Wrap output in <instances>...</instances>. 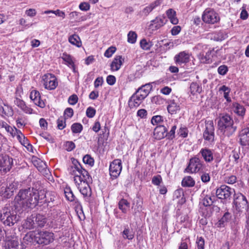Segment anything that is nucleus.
<instances>
[{
    "label": "nucleus",
    "mask_w": 249,
    "mask_h": 249,
    "mask_svg": "<svg viewBox=\"0 0 249 249\" xmlns=\"http://www.w3.org/2000/svg\"><path fill=\"white\" fill-rule=\"evenodd\" d=\"M45 196L44 191H38L33 188L21 189L15 197L14 206L18 211L32 209L38 203H42Z\"/></svg>",
    "instance_id": "1"
},
{
    "label": "nucleus",
    "mask_w": 249,
    "mask_h": 249,
    "mask_svg": "<svg viewBox=\"0 0 249 249\" xmlns=\"http://www.w3.org/2000/svg\"><path fill=\"white\" fill-rule=\"evenodd\" d=\"M70 173L74 175V181L79 192L84 197H89L91 195V190L89 182L91 179L87 170L81 164L71 166L69 169Z\"/></svg>",
    "instance_id": "2"
},
{
    "label": "nucleus",
    "mask_w": 249,
    "mask_h": 249,
    "mask_svg": "<svg viewBox=\"0 0 249 249\" xmlns=\"http://www.w3.org/2000/svg\"><path fill=\"white\" fill-rule=\"evenodd\" d=\"M217 126L220 132L224 137H231L234 134L237 129L232 118L227 114L219 117Z\"/></svg>",
    "instance_id": "3"
},
{
    "label": "nucleus",
    "mask_w": 249,
    "mask_h": 249,
    "mask_svg": "<svg viewBox=\"0 0 249 249\" xmlns=\"http://www.w3.org/2000/svg\"><path fill=\"white\" fill-rule=\"evenodd\" d=\"M17 209L14 206L6 205L1 211L0 220L5 226H13L18 221Z\"/></svg>",
    "instance_id": "4"
},
{
    "label": "nucleus",
    "mask_w": 249,
    "mask_h": 249,
    "mask_svg": "<svg viewBox=\"0 0 249 249\" xmlns=\"http://www.w3.org/2000/svg\"><path fill=\"white\" fill-rule=\"evenodd\" d=\"M233 204L235 210L238 212H242L244 210L248 211L249 208L246 196L240 193L234 194Z\"/></svg>",
    "instance_id": "5"
},
{
    "label": "nucleus",
    "mask_w": 249,
    "mask_h": 249,
    "mask_svg": "<svg viewBox=\"0 0 249 249\" xmlns=\"http://www.w3.org/2000/svg\"><path fill=\"white\" fill-rule=\"evenodd\" d=\"M203 165V162L201 160L198 155H196L190 159L184 172L190 174L197 173L201 170Z\"/></svg>",
    "instance_id": "6"
},
{
    "label": "nucleus",
    "mask_w": 249,
    "mask_h": 249,
    "mask_svg": "<svg viewBox=\"0 0 249 249\" xmlns=\"http://www.w3.org/2000/svg\"><path fill=\"white\" fill-rule=\"evenodd\" d=\"M54 240V234L46 231H40L36 234V243L43 245H48Z\"/></svg>",
    "instance_id": "7"
},
{
    "label": "nucleus",
    "mask_w": 249,
    "mask_h": 249,
    "mask_svg": "<svg viewBox=\"0 0 249 249\" xmlns=\"http://www.w3.org/2000/svg\"><path fill=\"white\" fill-rule=\"evenodd\" d=\"M13 164V159L7 155L0 154V174L4 175L9 172Z\"/></svg>",
    "instance_id": "8"
},
{
    "label": "nucleus",
    "mask_w": 249,
    "mask_h": 249,
    "mask_svg": "<svg viewBox=\"0 0 249 249\" xmlns=\"http://www.w3.org/2000/svg\"><path fill=\"white\" fill-rule=\"evenodd\" d=\"M109 175L112 179H116L120 175L122 170V161L120 159H115L109 165Z\"/></svg>",
    "instance_id": "9"
},
{
    "label": "nucleus",
    "mask_w": 249,
    "mask_h": 249,
    "mask_svg": "<svg viewBox=\"0 0 249 249\" xmlns=\"http://www.w3.org/2000/svg\"><path fill=\"white\" fill-rule=\"evenodd\" d=\"M42 80L43 81L44 87L47 89L53 90L58 85L56 77L51 73L45 74L42 76Z\"/></svg>",
    "instance_id": "10"
},
{
    "label": "nucleus",
    "mask_w": 249,
    "mask_h": 249,
    "mask_svg": "<svg viewBox=\"0 0 249 249\" xmlns=\"http://www.w3.org/2000/svg\"><path fill=\"white\" fill-rule=\"evenodd\" d=\"M202 18L205 23L210 24H214L220 20L218 14L211 9H206L204 11Z\"/></svg>",
    "instance_id": "11"
},
{
    "label": "nucleus",
    "mask_w": 249,
    "mask_h": 249,
    "mask_svg": "<svg viewBox=\"0 0 249 249\" xmlns=\"http://www.w3.org/2000/svg\"><path fill=\"white\" fill-rule=\"evenodd\" d=\"M214 128L213 122L212 120L205 122V129L203 132V138L208 142H213L214 140Z\"/></svg>",
    "instance_id": "12"
},
{
    "label": "nucleus",
    "mask_w": 249,
    "mask_h": 249,
    "mask_svg": "<svg viewBox=\"0 0 249 249\" xmlns=\"http://www.w3.org/2000/svg\"><path fill=\"white\" fill-rule=\"evenodd\" d=\"M18 188V183L17 182H12L6 187L2 186L0 191V195L1 196L9 198L14 195V191Z\"/></svg>",
    "instance_id": "13"
},
{
    "label": "nucleus",
    "mask_w": 249,
    "mask_h": 249,
    "mask_svg": "<svg viewBox=\"0 0 249 249\" xmlns=\"http://www.w3.org/2000/svg\"><path fill=\"white\" fill-rule=\"evenodd\" d=\"M232 190L234 191L229 186L222 185L216 189L215 194L219 199H226L231 196Z\"/></svg>",
    "instance_id": "14"
},
{
    "label": "nucleus",
    "mask_w": 249,
    "mask_h": 249,
    "mask_svg": "<svg viewBox=\"0 0 249 249\" xmlns=\"http://www.w3.org/2000/svg\"><path fill=\"white\" fill-rule=\"evenodd\" d=\"M5 249H18V240L15 235L9 236L6 233V240L4 244Z\"/></svg>",
    "instance_id": "15"
},
{
    "label": "nucleus",
    "mask_w": 249,
    "mask_h": 249,
    "mask_svg": "<svg viewBox=\"0 0 249 249\" xmlns=\"http://www.w3.org/2000/svg\"><path fill=\"white\" fill-rule=\"evenodd\" d=\"M174 59L177 65L181 66L189 62L190 55L184 51L181 52L175 56Z\"/></svg>",
    "instance_id": "16"
},
{
    "label": "nucleus",
    "mask_w": 249,
    "mask_h": 249,
    "mask_svg": "<svg viewBox=\"0 0 249 249\" xmlns=\"http://www.w3.org/2000/svg\"><path fill=\"white\" fill-rule=\"evenodd\" d=\"M197 155H198V157L199 155H201V157L206 162L210 163L214 160L213 150L208 148H201Z\"/></svg>",
    "instance_id": "17"
},
{
    "label": "nucleus",
    "mask_w": 249,
    "mask_h": 249,
    "mask_svg": "<svg viewBox=\"0 0 249 249\" xmlns=\"http://www.w3.org/2000/svg\"><path fill=\"white\" fill-rule=\"evenodd\" d=\"M30 98L36 105L41 108L45 107V103L41 100L40 94L38 91L36 90L31 91L30 94Z\"/></svg>",
    "instance_id": "18"
},
{
    "label": "nucleus",
    "mask_w": 249,
    "mask_h": 249,
    "mask_svg": "<svg viewBox=\"0 0 249 249\" xmlns=\"http://www.w3.org/2000/svg\"><path fill=\"white\" fill-rule=\"evenodd\" d=\"M167 19L163 16H160L151 21L150 26L156 30L159 29L166 24Z\"/></svg>",
    "instance_id": "19"
},
{
    "label": "nucleus",
    "mask_w": 249,
    "mask_h": 249,
    "mask_svg": "<svg viewBox=\"0 0 249 249\" xmlns=\"http://www.w3.org/2000/svg\"><path fill=\"white\" fill-rule=\"evenodd\" d=\"M215 197L213 195L205 194L204 191L201 194L200 204H202L205 207H210L213 204Z\"/></svg>",
    "instance_id": "20"
},
{
    "label": "nucleus",
    "mask_w": 249,
    "mask_h": 249,
    "mask_svg": "<svg viewBox=\"0 0 249 249\" xmlns=\"http://www.w3.org/2000/svg\"><path fill=\"white\" fill-rule=\"evenodd\" d=\"M239 137V142L241 145H249V128H245L241 130Z\"/></svg>",
    "instance_id": "21"
},
{
    "label": "nucleus",
    "mask_w": 249,
    "mask_h": 249,
    "mask_svg": "<svg viewBox=\"0 0 249 249\" xmlns=\"http://www.w3.org/2000/svg\"><path fill=\"white\" fill-rule=\"evenodd\" d=\"M215 54L213 49L209 50L205 54L204 53H200L198 55L200 61L203 63H210L212 61V58Z\"/></svg>",
    "instance_id": "22"
},
{
    "label": "nucleus",
    "mask_w": 249,
    "mask_h": 249,
    "mask_svg": "<svg viewBox=\"0 0 249 249\" xmlns=\"http://www.w3.org/2000/svg\"><path fill=\"white\" fill-rule=\"evenodd\" d=\"M167 129L163 125H159L154 129V136L155 138L157 140H161L166 137V132Z\"/></svg>",
    "instance_id": "23"
},
{
    "label": "nucleus",
    "mask_w": 249,
    "mask_h": 249,
    "mask_svg": "<svg viewBox=\"0 0 249 249\" xmlns=\"http://www.w3.org/2000/svg\"><path fill=\"white\" fill-rule=\"evenodd\" d=\"M143 100V98H142L141 96H139V95L135 92L129 100V106L131 108L137 107L141 104Z\"/></svg>",
    "instance_id": "24"
},
{
    "label": "nucleus",
    "mask_w": 249,
    "mask_h": 249,
    "mask_svg": "<svg viewBox=\"0 0 249 249\" xmlns=\"http://www.w3.org/2000/svg\"><path fill=\"white\" fill-rule=\"evenodd\" d=\"M14 103L25 113L28 114L32 113L33 109L27 107L22 100L16 97L14 100Z\"/></svg>",
    "instance_id": "25"
},
{
    "label": "nucleus",
    "mask_w": 249,
    "mask_h": 249,
    "mask_svg": "<svg viewBox=\"0 0 249 249\" xmlns=\"http://www.w3.org/2000/svg\"><path fill=\"white\" fill-rule=\"evenodd\" d=\"M32 161L35 166L38 170V171L42 172L43 171H47V165L45 162H43L40 159L36 157H33Z\"/></svg>",
    "instance_id": "26"
},
{
    "label": "nucleus",
    "mask_w": 249,
    "mask_h": 249,
    "mask_svg": "<svg viewBox=\"0 0 249 249\" xmlns=\"http://www.w3.org/2000/svg\"><path fill=\"white\" fill-rule=\"evenodd\" d=\"M160 4V0H157L144 8L140 13L142 16H147L154 9Z\"/></svg>",
    "instance_id": "27"
},
{
    "label": "nucleus",
    "mask_w": 249,
    "mask_h": 249,
    "mask_svg": "<svg viewBox=\"0 0 249 249\" xmlns=\"http://www.w3.org/2000/svg\"><path fill=\"white\" fill-rule=\"evenodd\" d=\"M35 220L36 215H31L30 216L27 217L23 224L24 228L29 230L36 229V223Z\"/></svg>",
    "instance_id": "28"
},
{
    "label": "nucleus",
    "mask_w": 249,
    "mask_h": 249,
    "mask_svg": "<svg viewBox=\"0 0 249 249\" xmlns=\"http://www.w3.org/2000/svg\"><path fill=\"white\" fill-rule=\"evenodd\" d=\"M167 110L171 114H176L180 110L179 102H176L174 100H170L167 106Z\"/></svg>",
    "instance_id": "29"
},
{
    "label": "nucleus",
    "mask_w": 249,
    "mask_h": 249,
    "mask_svg": "<svg viewBox=\"0 0 249 249\" xmlns=\"http://www.w3.org/2000/svg\"><path fill=\"white\" fill-rule=\"evenodd\" d=\"M150 89V84H145L139 88L135 92L144 99L149 94Z\"/></svg>",
    "instance_id": "30"
},
{
    "label": "nucleus",
    "mask_w": 249,
    "mask_h": 249,
    "mask_svg": "<svg viewBox=\"0 0 249 249\" xmlns=\"http://www.w3.org/2000/svg\"><path fill=\"white\" fill-rule=\"evenodd\" d=\"M232 111L237 115L243 116L245 115L246 109L244 106L238 103L234 102L231 106Z\"/></svg>",
    "instance_id": "31"
},
{
    "label": "nucleus",
    "mask_w": 249,
    "mask_h": 249,
    "mask_svg": "<svg viewBox=\"0 0 249 249\" xmlns=\"http://www.w3.org/2000/svg\"><path fill=\"white\" fill-rule=\"evenodd\" d=\"M4 107L0 106V115L3 117H10L13 115V110L11 107L4 104Z\"/></svg>",
    "instance_id": "32"
},
{
    "label": "nucleus",
    "mask_w": 249,
    "mask_h": 249,
    "mask_svg": "<svg viewBox=\"0 0 249 249\" xmlns=\"http://www.w3.org/2000/svg\"><path fill=\"white\" fill-rule=\"evenodd\" d=\"M123 64V60L122 56L119 55L116 56L111 63V70L113 71H118L122 65Z\"/></svg>",
    "instance_id": "33"
},
{
    "label": "nucleus",
    "mask_w": 249,
    "mask_h": 249,
    "mask_svg": "<svg viewBox=\"0 0 249 249\" xmlns=\"http://www.w3.org/2000/svg\"><path fill=\"white\" fill-rule=\"evenodd\" d=\"M61 58L66 62V64L70 68L72 69L73 71H75V65L72 57L66 53H63Z\"/></svg>",
    "instance_id": "34"
},
{
    "label": "nucleus",
    "mask_w": 249,
    "mask_h": 249,
    "mask_svg": "<svg viewBox=\"0 0 249 249\" xmlns=\"http://www.w3.org/2000/svg\"><path fill=\"white\" fill-rule=\"evenodd\" d=\"M121 234L124 239L131 240L134 238L135 233L132 229H130L128 226H126Z\"/></svg>",
    "instance_id": "35"
},
{
    "label": "nucleus",
    "mask_w": 249,
    "mask_h": 249,
    "mask_svg": "<svg viewBox=\"0 0 249 249\" xmlns=\"http://www.w3.org/2000/svg\"><path fill=\"white\" fill-rule=\"evenodd\" d=\"M35 220L36 223V228L44 227L47 223V218L45 216L39 213L36 215Z\"/></svg>",
    "instance_id": "36"
},
{
    "label": "nucleus",
    "mask_w": 249,
    "mask_h": 249,
    "mask_svg": "<svg viewBox=\"0 0 249 249\" xmlns=\"http://www.w3.org/2000/svg\"><path fill=\"white\" fill-rule=\"evenodd\" d=\"M231 217V214L228 212H226L222 218L217 222V226L219 227H224L230 221Z\"/></svg>",
    "instance_id": "37"
},
{
    "label": "nucleus",
    "mask_w": 249,
    "mask_h": 249,
    "mask_svg": "<svg viewBox=\"0 0 249 249\" xmlns=\"http://www.w3.org/2000/svg\"><path fill=\"white\" fill-rule=\"evenodd\" d=\"M64 194L66 199L71 202H78L77 199L74 196L72 191L70 187H67L64 190Z\"/></svg>",
    "instance_id": "38"
},
{
    "label": "nucleus",
    "mask_w": 249,
    "mask_h": 249,
    "mask_svg": "<svg viewBox=\"0 0 249 249\" xmlns=\"http://www.w3.org/2000/svg\"><path fill=\"white\" fill-rule=\"evenodd\" d=\"M195 184V181L191 176L185 177L181 182V185L184 187H192Z\"/></svg>",
    "instance_id": "39"
},
{
    "label": "nucleus",
    "mask_w": 249,
    "mask_h": 249,
    "mask_svg": "<svg viewBox=\"0 0 249 249\" xmlns=\"http://www.w3.org/2000/svg\"><path fill=\"white\" fill-rule=\"evenodd\" d=\"M166 15L171 22L173 24H177L178 22L176 17V12L172 9H169L166 11Z\"/></svg>",
    "instance_id": "40"
},
{
    "label": "nucleus",
    "mask_w": 249,
    "mask_h": 249,
    "mask_svg": "<svg viewBox=\"0 0 249 249\" xmlns=\"http://www.w3.org/2000/svg\"><path fill=\"white\" fill-rule=\"evenodd\" d=\"M130 207V203L125 199H121L118 203V208L122 213H125L127 209Z\"/></svg>",
    "instance_id": "41"
},
{
    "label": "nucleus",
    "mask_w": 249,
    "mask_h": 249,
    "mask_svg": "<svg viewBox=\"0 0 249 249\" xmlns=\"http://www.w3.org/2000/svg\"><path fill=\"white\" fill-rule=\"evenodd\" d=\"M69 41L71 44L78 47H80L82 45V42L79 36L75 34L72 35L69 37Z\"/></svg>",
    "instance_id": "42"
},
{
    "label": "nucleus",
    "mask_w": 249,
    "mask_h": 249,
    "mask_svg": "<svg viewBox=\"0 0 249 249\" xmlns=\"http://www.w3.org/2000/svg\"><path fill=\"white\" fill-rule=\"evenodd\" d=\"M36 234L34 232H28L23 237V241L27 244L30 243L36 242Z\"/></svg>",
    "instance_id": "43"
},
{
    "label": "nucleus",
    "mask_w": 249,
    "mask_h": 249,
    "mask_svg": "<svg viewBox=\"0 0 249 249\" xmlns=\"http://www.w3.org/2000/svg\"><path fill=\"white\" fill-rule=\"evenodd\" d=\"M190 91L191 93L195 95L196 93H200L202 91V87L196 83L193 82L190 86Z\"/></svg>",
    "instance_id": "44"
},
{
    "label": "nucleus",
    "mask_w": 249,
    "mask_h": 249,
    "mask_svg": "<svg viewBox=\"0 0 249 249\" xmlns=\"http://www.w3.org/2000/svg\"><path fill=\"white\" fill-rule=\"evenodd\" d=\"M0 126L4 128L6 131L9 133L13 137L15 136L14 132L16 131L15 129H14L15 126L12 127L4 121L0 122Z\"/></svg>",
    "instance_id": "45"
},
{
    "label": "nucleus",
    "mask_w": 249,
    "mask_h": 249,
    "mask_svg": "<svg viewBox=\"0 0 249 249\" xmlns=\"http://www.w3.org/2000/svg\"><path fill=\"white\" fill-rule=\"evenodd\" d=\"M44 195H45V196L43 198V200L45 199L44 200V201L48 203V204L51 202L53 203L54 202L56 198V196L54 193H53L51 192H48L47 193H45L44 192Z\"/></svg>",
    "instance_id": "46"
},
{
    "label": "nucleus",
    "mask_w": 249,
    "mask_h": 249,
    "mask_svg": "<svg viewBox=\"0 0 249 249\" xmlns=\"http://www.w3.org/2000/svg\"><path fill=\"white\" fill-rule=\"evenodd\" d=\"M137 37V34L134 31H130L127 34V41L131 44L136 42Z\"/></svg>",
    "instance_id": "47"
},
{
    "label": "nucleus",
    "mask_w": 249,
    "mask_h": 249,
    "mask_svg": "<svg viewBox=\"0 0 249 249\" xmlns=\"http://www.w3.org/2000/svg\"><path fill=\"white\" fill-rule=\"evenodd\" d=\"M163 122V117L160 115H156L152 117L151 123L153 125H158Z\"/></svg>",
    "instance_id": "48"
},
{
    "label": "nucleus",
    "mask_w": 249,
    "mask_h": 249,
    "mask_svg": "<svg viewBox=\"0 0 249 249\" xmlns=\"http://www.w3.org/2000/svg\"><path fill=\"white\" fill-rule=\"evenodd\" d=\"M71 129L74 133H79L83 129V126L80 123H74L71 126Z\"/></svg>",
    "instance_id": "49"
},
{
    "label": "nucleus",
    "mask_w": 249,
    "mask_h": 249,
    "mask_svg": "<svg viewBox=\"0 0 249 249\" xmlns=\"http://www.w3.org/2000/svg\"><path fill=\"white\" fill-rule=\"evenodd\" d=\"M141 47L144 50H149L152 46L151 42L147 41L145 39H142L140 41Z\"/></svg>",
    "instance_id": "50"
},
{
    "label": "nucleus",
    "mask_w": 249,
    "mask_h": 249,
    "mask_svg": "<svg viewBox=\"0 0 249 249\" xmlns=\"http://www.w3.org/2000/svg\"><path fill=\"white\" fill-rule=\"evenodd\" d=\"M59 213V210L57 209L56 207H52V209L49 212L48 215L53 219H55L57 217Z\"/></svg>",
    "instance_id": "51"
},
{
    "label": "nucleus",
    "mask_w": 249,
    "mask_h": 249,
    "mask_svg": "<svg viewBox=\"0 0 249 249\" xmlns=\"http://www.w3.org/2000/svg\"><path fill=\"white\" fill-rule=\"evenodd\" d=\"M83 161L85 164L89 165L90 166H93L94 164V160L89 155H86L83 158Z\"/></svg>",
    "instance_id": "52"
},
{
    "label": "nucleus",
    "mask_w": 249,
    "mask_h": 249,
    "mask_svg": "<svg viewBox=\"0 0 249 249\" xmlns=\"http://www.w3.org/2000/svg\"><path fill=\"white\" fill-rule=\"evenodd\" d=\"M219 91H223L224 92V97L225 99L229 97L231 89L225 85H223L219 88Z\"/></svg>",
    "instance_id": "53"
},
{
    "label": "nucleus",
    "mask_w": 249,
    "mask_h": 249,
    "mask_svg": "<svg viewBox=\"0 0 249 249\" xmlns=\"http://www.w3.org/2000/svg\"><path fill=\"white\" fill-rule=\"evenodd\" d=\"M202 215L205 217H210L213 213V210L210 207H205V208L203 209H202Z\"/></svg>",
    "instance_id": "54"
},
{
    "label": "nucleus",
    "mask_w": 249,
    "mask_h": 249,
    "mask_svg": "<svg viewBox=\"0 0 249 249\" xmlns=\"http://www.w3.org/2000/svg\"><path fill=\"white\" fill-rule=\"evenodd\" d=\"M116 50V48L115 47L111 46L109 47L105 52L104 55L105 56L109 58L110 57L112 54L115 52Z\"/></svg>",
    "instance_id": "55"
},
{
    "label": "nucleus",
    "mask_w": 249,
    "mask_h": 249,
    "mask_svg": "<svg viewBox=\"0 0 249 249\" xmlns=\"http://www.w3.org/2000/svg\"><path fill=\"white\" fill-rule=\"evenodd\" d=\"M162 179L160 175L154 176L152 178V183L155 185L159 186L162 182Z\"/></svg>",
    "instance_id": "56"
},
{
    "label": "nucleus",
    "mask_w": 249,
    "mask_h": 249,
    "mask_svg": "<svg viewBox=\"0 0 249 249\" xmlns=\"http://www.w3.org/2000/svg\"><path fill=\"white\" fill-rule=\"evenodd\" d=\"M96 113V110L92 107H89L86 110V115L89 118H93Z\"/></svg>",
    "instance_id": "57"
},
{
    "label": "nucleus",
    "mask_w": 249,
    "mask_h": 249,
    "mask_svg": "<svg viewBox=\"0 0 249 249\" xmlns=\"http://www.w3.org/2000/svg\"><path fill=\"white\" fill-rule=\"evenodd\" d=\"M197 249H204L205 241L202 237H197L196 241Z\"/></svg>",
    "instance_id": "58"
},
{
    "label": "nucleus",
    "mask_w": 249,
    "mask_h": 249,
    "mask_svg": "<svg viewBox=\"0 0 249 249\" xmlns=\"http://www.w3.org/2000/svg\"><path fill=\"white\" fill-rule=\"evenodd\" d=\"M228 71V67L225 65H221L217 69L218 73L222 75H225Z\"/></svg>",
    "instance_id": "59"
},
{
    "label": "nucleus",
    "mask_w": 249,
    "mask_h": 249,
    "mask_svg": "<svg viewBox=\"0 0 249 249\" xmlns=\"http://www.w3.org/2000/svg\"><path fill=\"white\" fill-rule=\"evenodd\" d=\"M176 128V126L174 125L172 127L169 133H167L166 132V137H167L168 139L172 140L175 138V130Z\"/></svg>",
    "instance_id": "60"
},
{
    "label": "nucleus",
    "mask_w": 249,
    "mask_h": 249,
    "mask_svg": "<svg viewBox=\"0 0 249 249\" xmlns=\"http://www.w3.org/2000/svg\"><path fill=\"white\" fill-rule=\"evenodd\" d=\"M78 98L77 96L75 94H73L69 97L68 99V102L71 105H74L78 102Z\"/></svg>",
    "instance_id": "61"
},
{
    "label": "nucleus",
    "mask_w": 249,
    "mask_h": 249,
    "mask_svg": "<svg viewBox=\"0 0 249 249\" xmlns=\"http://www.w3.org/2000/svg\"><path fill=\"white\" fill-rule=\"evenodd\" d=\"M237 178L235 176L231 175L225 178V181L228 184H233L236 182Z\"/></svg>",
    "instance_id": "62"
},
{
    "label": "nucleus",
    "mask_w": 249,
    "mask_h": 249,
    "mask_svg": "<svg viewBox=\"0 0 249 249\" xmlns=\"http://www.w3.org/2000/svg\"><path fill=\"white\" fill-rule=\"evenodd\" d=\"M201 180L204 183H207L210 180V176L208 173L203 172L201 175Z\"/></svg>",
    "instance_id": "63"
},
{
    "label": "nucleus",
    "mask_w": 249,
    "mask_h": 249,
    "mask_svg": "<svg viewBox=\"0 0 249 249\" xmlns=\"http://www.w3.org/2000/svg\"><path fill=\"white\" fill-rule=\"evenodd\" d=\"M79 8L82 11H87L89 9L90 5L89 3L83 2L79 4Z\"/></svg>",
    "instance_id": "64"
}]
</instances>
